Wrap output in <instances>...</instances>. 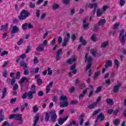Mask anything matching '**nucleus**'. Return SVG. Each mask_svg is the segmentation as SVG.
<instances>
[{"label": "nucleus", "instance_id": "32", "mask_svg": "<svg viewBox=\"0 0 126 126\" xmlns=\"http://www.w3.org/2000/svg\"><path fill=\"white\" fill-rule=\"evenodd\" d=\"M90 52L94 57H96V56H97V51L94 49H91Z\"/></svg>", "mask_w": 126, "mask_h": 126}, {"label": "nucleus", "instance_id": "41", "mask_svg": "<svg viewBox=\"0 0 126 126\" xmlns=\"http://www.w3.org/2000/svg\"><path fill=\"white\" fill-rule=\"evenodd\" d=\"M107 46H108V42L106 41L104 42H103L101 44V48H106V47H107Z\"/></svg>", "mask_w": 126, "mask_h": 126}, {"label": "nucleus", "instance_id": "42", "mask_svg": "<svg viewBox=\"0 0 126 126\" xmlns=\"http://www.w3.org/2000/svg\"><path fill=\"white\" fill-rule=\"evenodd\" d=\"M29 7H30V8H35V3H33L32 2H30L29 4Z\"/></svg>", "mask_w": 126, "mask_h": 126}, {"label": "nucleus", "instance_id": "60", "mask_svg": "<svg viewBox=\"0 0 126 126\" xmlns=\"http://www.w3.org/2000/svg\"><path fill=\"white\" fill-rule=\"evenodd\" d=\"M52 101H53V102H54L55 103H57V102H58V96H54Z\"/></svg>", "mask_w": 126, "mask_h": 126}, {"label": "nucleus", "instance_id": "43", "mask_svg": "<svg viewBox=\"0 0 126 126\" xmlns=\"http://www.w3.org/2000/svg\"><path fill=\"white\" fill-rule=\"evenodd\" d=\"M101 90L102 86H99L96 89V91H95V93H99V92H101Z\"/></svg>", "mask_w": 126, "mask_h": 126}, {"label": "nucleus", "instance_id": "2", "mask_svg": "<svg viewBox=\"0 0 126 126\" xmlns=\"http://www.w3.org/2000/svg\"><path fill=\"white\" fill-rule=\"evenodd\" d=\"M60 100L61 102L60 103V107L62 108H65V107H67L68 106L69 102L67 101V97L66 96L62 94L60 96ZM63 101H64L63 102Z\"/></svg>", "mask_w": 126, "mask_h": 126}, {"label": "nucleus", "instance_id": "47", "mask_svg": "<svg viewBox=\"0 0 126 126\" xmlns=\"http://www.w3.org/2000/svg\"><path fill=\"white\" fill-rule=\"evenodd\" d=\"M114 63L116 65V66H117V67H119V66H120V62H119V60L117 59L115 60Z\"/></svg>", "mask_w": 126, "mask_h": 126}, {"label": "nucleus", "instance_id": "36", "mask_svg": "<svg viewBox=\"0 0 126 126\" xmlns=\"http://www.w3.org/2000/svg\"><path fill=\"white\" fill-rule=\"evenodd\" d=\"M38 111H39V108H38V106H37V105H34L33 106V113H37V112H38Z\"/></svg>", "mask_w": 126, "mask_h": 126}, {"label": "nucleus", "instance_id": "28", "mask_svg": "<svg viewBox=\"0 0 126 126\" xmlns=\"http://www.w3.org/2000/svg\"><path fill=\"white\" fill-rule=\"evenodd\" d=\"M89 8H97V4L96 3H91L89 5Z\"/></svg>", "mask_w": 126, "mask_h": 126}, {"label": "nucleus", "instance_id": "35", "mask_svg": "<svg viewBox=\"0 0 126 126\" xmlns=\"http://www.w3.org/2000/svg\"><path fill=\"white\" fill-rule=\"evenodd\" d=\"M31 91L32 93L33 94L36 93V87L35 86V85H32V86Z\"/></svg>", "mask_w": 126, "mask_h": 126}, {"label": "nucleus", "instance_id": "7", "mask_svg": "<svg viewBox=\"0 0 126 126\" xmlns=\"http://www.w3.org/2000/svg\"><path fill=\"white\" fill-rule=\"evenodd\" d=\"M124 33L125 30H122L119 34V39L122 45H125L126 44V39H125V35H124Z\"/></svg>", "mask_w": 126, "mask_h": 126}, {"label": "nucleus", "instance_id": "18", "mask_svg": "<svg viewBox=\"0 0 126 126\" xmlns=\"http://www.w3.org/2000/svg\"><path fill=\"white\" fill-rule=\"evenodd\" d=\"M120 87H121V84H119L118 85L114 86L113 92H114V93H117V92H119V89H120Z\"/></svg>", "mask_w": 126, "mask_h": 126}, {"label": "nucleus", "instance_id": "19", "mask_svg": "<svg viewBox=\"0 0 126 126\" xmlns=\"http://www.w3.org/2000/svg\"><path fill=\"white\" fill-rule=\"evenodd\" d=\"M97 102H93L92 104L88 106V108L89 109H94L95 107H97Z\"/></svg>", "mask_w": 126, "mask_h": 126}, {"label": "nucleus", "instance_id": "45", "mask_svg": "<svg viewBox=\"0 0 126 126\" xmlns=\"http://www.w3.org/2000/svg\"><path fill=\"white\" fill-rule=\"evenodd\" d=\"M40 12H41V11H40V10L39 9H37L36 11L35 12V14H36V17L37 18L40 17Z\"/></svg>", "mask_w": 126, "mask_h": 126}, {"label": "nucleus", "instance_id": "63", "mask_svg": "<svg viewBox=\"0 0 126 126\" xmlns=\"http://www.w3.org/2000/svg\"><path fill=\"white\" fill-rule=\"evenodd\" d=\"M47 16V14L46 13H43L42 15H41L40 17V19H45V17Z\"/></svg>", "mask_w": 126, "mask_h": 126}, {"label": "nucleus", "instance_id": "23", "mask_svg": "<svg viewBox=\"0 0 126 126\" xmlns=\"http://www.w3.org/2000/svg\"><path fill=\"white\" fill-rule=\"evenodd\" d=\"M27 96L30 98V99H33V93H32V91H30L28 93H26Z\"/></svg>", "mask_w": 126, "mask_h": 126}, {"label": "nucleus", "instance_id": "3", "mask_svg": "<svg viewBox=\"0 0 126 126\" xmlns=\"http://www.w3.org/2000/svg\"><path fill=\"white\" fill-rule=\"evenodd\" d=\"M29 15H30V13L28 11L23 10L21 12L20 15L19 16V18L20 20H25Z\"/></svg>", "mask_w": 126, "mask_h": 126}, {"label": "nucleus", "instance_id": "59", "mask_svg": "<svg viewBox=\"0 0 126 126\" xmlns=\"http://www.w3.org/2000/svg\"><path fill=\"white\" fill-rule=\"evenodd\" d=\"M119 26H120V23H117L114 24V29H118Z\"/></svg>", "mask_w": 126, "mask_h": 126}, {"label": "nucleus", "instance_id": "48", "mask_svg": "<svg viewBox=\"0 0 126 126\" xmlns=\"http://www.w3.org/2000/svg\"><path fill=\"white\" fill-rule=\"evenodd\" d=\"M16 79L15 77H13L12 80H11V85H14V84L15 83Z\"/></svg>", "mask_w": 126, "mask_h": 126}, {"label": "nucleus", "instance_id": "64", "mask_svg": "<svg viewBox=\"0 0 126 126\" xmlns=\"http://www.w3.org/2000/svg\"><path fill=\"white\" fill-rule=\"evenodd\" d=\"M63 3L64 4H68L69 3V0H63Z\"/></svg>", "mask_w": 126, "mask_h": 126}, {"label": "nucleus", "instance_id": "11", "mask_svg": "<svg viewBox=\"0 0 126 126\" xmlns=\"http://www.w3.org/2000/svg\"><path fill=\"white\" fill-rule=\"evenodd\" d=\"M67 119H68V116H66V117H65L64 118H59V121H58V124L59 125H63V124L64 123V122H65V121H66V120H67Z\"/></svg>", "mask_w": 126, "mask_h": 126}, {"label": "nucleus", "instance_id": "40", "mask_svg": "<svg viewBox=\"0 0 126 126\" xmlns=\"http://www.w3.org/2000/svg\"><path fill=\"white\" fill-rule=\"evenodd\" d=\"M120 122L119 119H116L114 121V125L118 126L119 125H120Z\"/></svg>", "mask_w": 126, "mask_h": 126}, {"label": "nucleus", "instance_id": "51", "mask_svg": "<svg viewBox=\"0 0 126 126\" xmlns=\"http://www.w3.org/2000/svg\"><path fill=\"white\" fill-rule=\"evenodd\" d=\"M78 103V101L77 100H72L71 101L70 104V105H76Z\"/></svg>", "mask_w": 126, "mask_h": 126}, {"label": "nucleus", "instance_id": "1", "mask_svg": "<svg viewBox=\"0 0 126 126\" xmlns=\"http://www.w3.org/2000/svg\"><path fill=\"white\" fill-rule=\"evenodd\" d=\"M85 59H86L85 63L88 62V63H89V64H88L87 66V69L86 70V71H87L88 69H90L89 71V76H90L91 74H92V71L91 70V63H92V61H93V59H92V56L88 57V54H87L85 55Z\"/></svg>", "mask_w": 126, "mask_h": 126}, {"label": "nucleus", "instance_id": "33", "mask_svg": "<svg viewBox=\"0 0 126 126\" xmlns=\"http://www.w3.org/2000/svg\"><path fill=\"white\" fill-rule=\"evenodd\" d=\"M59 7H60V5L57 3H54L52 5V8L54 10H56V9H58Z\"/></svg>", "mask_w": 126, "mask_h": 126}, {"label": "nucleus", "instance_id": "25", "mask_svg": "<svg viewBox=\"0 0 126 126\" xmlns=\"http://www.w3.org/2000/svg\"><path fill=\"white\" fill-rule=\"evenodd\" d=\"M20 65L21 66H23L24 68H27V63H25L24 61H22L20 63Z\"/></svg>", "mask_w": 126, "mask_h": 126}, {"label": "nucleus", "instance_id": "15", "mask_svg": "<svg viewBox=\"0 0 126 126\" xmlns=\"http://www.w3.org/2000/svg\"><path fill=\"white\" fill-rule=\"evenodd\" d=\"M22 115L20 114H15V120L16 121H21Z\"/></svg>", "mask_w": 126, "mask_h": 126}, {"label": "nucleus", "instance_id": "21", "mask_svg": "<svg viewBox=\"0 0 126 126\" xmlns=\"http://www.w3.org/2000/svg\"><path fill=\"white\" fill-rule=\"evenodd\" d=\"M80 42L81 43L83 46H85L87 44V41L85 39H83V37L81 36L80 38Z\"/></svg>", "mask_w": 126, "mask_h": 126}, {"label": "nucleus", "instance_id": "12", "mask_svg": "<svg viewBox=\"0 0 126 126\" xmlns=\"http://www.w3.org/2000/svg\"><path fill=\"white\" fill-rule=\"evenodd\" d=\"M113 62L112 60H109L105 62V67L108 68V67H112Z\"/></svg>", "mask_w": 126, "mask_h": 126}, {"label": "nucleus", "instance_id": "30", "mask_svg": "<svg viewBox=\"0 0 126 126\" xmlns=\"http://www.w3.org/2000/svg\"><path fill=\"white\" fill-rule=\"evenodd\" d=\"M90 25V23H87V24H83V28L84 30H86V29H88Z\"/></svg>", "mask_w": 126, "mask_h": 126}, {"label": "nucleus", "instance_id": "9", "mask_svg": "<svg viewBox=\"0 0 126 126\" xmlns=\"http://www.w3.org/2000/svg\"><path fill=\"white\" fill-rule=\"evenodd\" d=\"M71 71L69 73L68 75L69 77H71L73 74H76V72H77V70H76V68H75V65H72L71 66L70 68Z\"/></svg>", "mask_w": 126, "mask_h": 126}, {"label": "nucleus", "instance_id": "20", "mask_svg": "<svg viewBox=\"0 0 126 126\" xmlns=\"http://www.w3.org/2000/svg\"><path fill=\"white\" fill-rule=\"evenodd\" d=\"M7 91V88H4L2 91V97H1V99H3L4 98V97H5V95H6V92Z\"/></svg>", "mask_w": 126, "mask_h": 126}, {"label": "nucleus", "instance_id": "10", "mask_svg": "<svg viewBox=\"0 0 126 126\" xmlns=\"http://www.w3.org/2000/svg\"><path fill=\"white\" fill-rule=\"evenodd\" d=\"M98 120H99V121L100 122L104 121V120H105V115H104V114H103L102 113H100L98 115V116L96 119V122H97V121H98Z\"/></svg>", "mask_w": 126, "mask_h": 126}, {"label": "nucleus", "instance_id": "24", "mask_svg": "<svg viewBox=\"0 0 126 126\" xmlns=\"http://www.w3.org/2000/svg\"><path fill=\"white\" fill-rule=\"evenodd\" d=\"M76 61V59L75 58H70L67 61L68 63H69L70 64H72L73 63H75Z\"/></svg>", "mask_w": 126, "mask_h": 126}, {"label": "nucleus", "instance_id": "26", "mask_svg": "<svg viewBox=\"0 0 126 126\" xmlns=\"http://www.w3.org/2000/svg\"><path fill=\"white\" fill-rule=\"evenodd\" d=\"M72 125L74 126H78V124H76V121L74 120L71 121L70 124L67 125V126H71Z\"/></svg>", "mask_w": 126, "mask_h": 126}, {"label": "nucleus", "instance_id": "62", "mask_svg": "<svg viewBox=\"0 0 126 126\" xmlns=\"http://www.w3.org/2000/svg\"><path fill=\"white\" fill-rule=\"evenodd\" d=\"M8 52L6 51H4L1 54V56L2 57V56H4V55H8Z\"/></svg>", "mask_w": 126, "mask_h": 126}, {"label": "nucleus", "instance_id": "17", "mask_svg": "<svg viewBox=\"0 0 126 126\" xmlns=\"http://www.w3.org/2000/svg\"><path fill=\"white\" fill-rule=\"evenodd\" d=\"M106 23V19H100L98 22V26H102Z\"/></svg>", "mask_w": 126, "mask_h": 126}, {"label": "nucleus", "instance_id": "52", "mask_svg": "<svg viewBox=\"0 0 126 126\" xmlns=\"http://www.w3.org/2000/svg\"><path fill=\"white\" fill-rule=\"evenodd\" d=\"M2 126H10V124L8 123V122L6 121H4V123L2 124Z\"/></svg>", "mask_w": 126, "mask_h": 126}, {"label": "nucleus", "instance_id": "31", "mask_svg": "<svg viewBox=\"0 0 126 126\" xmlns=\"http://www.w3.org/2000/svg\"><path fill=\"white\" fill-rule=\"evenodd\" d=\"M91 39L92 41H93L94 42H96L98 40L97 37H96V34H94L92 35Z\"/></svg>", "mask_w": 126, "mask_h": 126}, {"label": "nucleus", "instance_id": "46", "mask_svg": "<svg viewBox=\"0 0 126 126\" xmlns=\"http://www.w3.org/2000/svg\"><path fill=\"white\" fill-rule=\"evenodd\" d=\"M39 63V60H38V58L37 57H35L33 60V63L34 64H36V63Z\"/></svg>", "mask_w": 126, "mask_h": 126}, {"label": "nucleus", "instance_id": "50", "mask_svg": "<svg viewBox=\"0 0 126 126\" xmlns=\"http://www.w3.org/2000/svg\"><path fill=\"white\" fill-rule=\"evenodd\" d=\"M24 74L25 75H28L29 74V70L28 69H25L24 71Z\"/></svg>", "mask_w": 126, "mask_h": 126}, {"label": "nucleus", "instance_id": "37", "mask_svg": "<svg viewBox=\"0 0 126 126\" xmlns=\"http://www.w3.org/2000/svg\"><path fill=\"white\" fill-rule=\"evenodd\" d=\"M49 120H50V114L49 113H46L45 117V121L46 122H49Z\"/></svg>", "mask_w": 126, "mask_h": 126}, {"label": "nucleus", "instance_id": "44", "mask_svg": "<svg viewBox=\"0 0 126 126\" xmlns=\"http://www.w3.org/2000/svg\"><path fill=\"white\" fill-rule=\"evenodd\" d=\"M100 111L101 110L99 109H97L93 113V116H96V115H97V114H99V113H100Z\"/></svg>", "mask_w": 126, "mask_h": 126}, {"label": "nucleus", "instance_id": "38", "mask_svg": "<svg viewBox=\"0 0 126 126\" xmlns=\"http://www.w3.org/2000/svg\"><path fill=\"white\" fill-rule=\"evenodd\" d=\"M8 27V24H6L4 26H1V30H6Z\"/></svg>", "mask_w": 126, "mask_h": 126}, {"label": "nucleus", "instance_id": "55", "mask_svg": "<svg viewBox=\"0 0 126 126\" xmlns=\"http://www.w3.org/2000/svg\"><path fill=\"white\" fill-rule=\"evenodd\" d=\"M28 27L29 29H33V28H34V26H33V25H32L30 23L28 24Z\"/></svg>", "mask_w": 126, "mask_h": 126}, {"label": "nucleus", "instance_id": "16", "mask_svg": "<svg viewBox=\"0 0 126 126\" xmlns=\"http://www.w3.org/2000/svg\"><path fill=\"white\" fill-rule=\"evenodd\" d=\"M89 89V88H86L83 92V93L80 94V96H79V99H82L83 97H84V95L87 93V90Z\"/></svg>", "mask_w": 126, "mask_h": 126}, {"label": "nucleus", "instance_id": "6", "mask_svg": "<svg viewBox=\"0 0 126 126\" xmlns=\"http://www.w3.org/2000/svg\"><path fill=\"white\" fill-rule=\"evenodd\" d=\"M49 114L50 115V118L52 122L55 123L56 121H57V119L58 118V115L56 113V111L55 110H52L50 112H49Z\"/></svg>", "mask_w": 126, "mask_h": 126}, {"label": "nucleus", "instance_id": "22", "mask_svg": "<svg viewBox=\"0 0 126 126\" xmlns=\"http://www.w3.org/2000/svg\"><path fill=\"white\" fill-rule=\"evenodd\" d=\"M39 121V115H36L35 116V120L33 123V125H32V126H37V123H38V121Z\"/></svg>", "mask_w": 126, "mask_h": 126}, {"label": "nucleus", "instance_id": "13", "mask_svg": "<svg viewBox=\"0 0 126 126\" xmlns=\"http://www.w3.org/2000/svg\"><path fill=\"white\" fill-rule=\"evenodd\" d=\"M54 84V82H50L49 83V84L48 85L46 86V94H48L49 93L50 90H51V88L53 87V84Z\"/></svg>", "mask_w": 126, "mask_h": 126}, {"label": "nucleus", "instance_id": "27", "mask_svg": "<svg viewBox=\"0 0 126 126\" xmlns=\"http://www.w3.org/2000/svg\"><path fill=\"white\" fill-rule=\"evenodd\" d=\"M102 14H103V11H101L100 9H97L96 11V16L98 17H100Z\"/></svg>", "mask_w": 126, "mask_h": 126}, {"label": "nucleus", "instance_id": "54", "mask_svg": "<svg viewBox=\"0 0 126 126\" xmlns=\"http://www.w3.org/2000/svg\"><path fill=\"white\" fill-rule=\"evenodd\" d=\"M31 50V46H27V48L26 50V53L28 54V53H29V52H30Z\"/></svg>", "mask_w": 126, "mask_h": 126}, {"label": "nucleus", "instance_id": "14", "mask_svg": "<svg viewBox=\"0 0 126 126\" xmlns=\"http://www.w3.org/2000/svg\"><path fill=\"white\" fill-rule=\"evenodd\" d=\"M29 81V78H26V77H23L21 79L20 81L19 82L20 84H22L23 82H28Z\"/></svg>", "mask_w": 126, "mask_h": 126}, {"label": "nucleus", "instance_id": "56", "mask_svg": "<svg viewBox=\"0 0 126 126\" xmlns=\"http://www.w3.org/2000/svg\"><path fill=\"white\" fill-rule=\"evenodd\" d=\"M71 38L72 41L73 42V41H75V40H76V36H75V34H73L71 35Z\"/></svg>", "mask_w": 126, "mask_h": 126}, {"label": "nucleus", "instance_id": "53", "mask_svg": "<svg viewBox=\"0 0 126 126\" xmlns=\"http://www.w3.org/2000/svg\"><path fill=\"white\" fill-rule=\"evenodd\" d=\"M125 3H126V1H125V0H120V4L121 6H124V5H125Z\"/></svg>", "mask_w": 126, "mask_h": 126}, {"label": "nucleus", "instance_id": "39", "mask_svg": "<svg viewBox=\"0 0 126 126\" xmlns=\"http://www.w3.org/2000/svg\"><path fill=\"white\" fill-rule=\"evenodd\" d=\"M22 27L23 30H26V29H27V27H28V23H24L22 25Z\"/></svg>", "mask_w": 126, "mask_h": 126}, {"label": "nucleus", "instance_id": "61", "mask_svg": "<svg viewBox=\"0 0 126 126\" xmlns=\"http://www.w3.org/2000/svg\"><path fill=\"white\" fill-rule=\"evenodd\" d=\"M109 6H107V5H104L102 7V10H103V11H105L106 10H107V9H108V8H109Z\"/></svg>", "mask_w": 126, "mask_h": 126}, {"label": "nucleus", "instance_id": "49", "mask_svg": "<svg viewBox=\"0 0 126 126\" xmlns=\"http://www.w3.org/2000/svg\"><path fill=\"white\" fill-rule=\"evenodd\" d=\"M47 71L48 75H52V74H53V71L51 70V68H48Z\"/></svg>", "mask_w": 126, "mask_h": 126}, {"label": "nucleus", "instance_id": "5", "mask_svg": "<svg viewBox=\"0 0 126 126\" xmlns=\"http://www.w3.org/2000/svg\"><path fill=\"white\" fill-rule=\"evenodd\" d=\"M69 40H70V33L67 32L66 36L64 37L63 41L62 43L63 47H65Z\"/></svg>", "mask_w": 126, "mask_h": 126}, {"label": "nucleus", "instance_id": "58", "mask_svg": "<svg viewBox=\"0 0 126 126\" xmlns=\"http://www.w3.org/2000/svg\"><path fill=\"white\" fill-rule=\"evenodd\" d=\"M16 79H19L20 78V72H17L16 74Z\"/></svg>", "mask_w": 126, "mask_h": 126}, {"label": "nucleus", "instance_id": "4", "mask_svg": "<svg viewBox=\"0 0 126 126\" xmlns=\"http://www.w3.org/2000/svg\"><path fill=\"white\" fill-rule=\"evenodd\" d=\"M47 44H48V41L45 39L44 40L43 44H39L36 48V51L37 52H43L45 50V47H47Z\"/></svg>", "mask_w": 126, "mask_h": 126}, {"label": "nucleus", "instance_id": "29", "mask_svg": "<svg viewBox=\"0 0 126 126\" xmlns=\"http://www.w3.org/2000/svg\"><path fill=\"white\" fill-rule=\"evenodd\" d=\"M106 103H107V104H109V105H114V101H113V99L111 98L107 99Z\"/></svg>", "mask_w": 126, "mask_h": 126}, {"label": "nucleus", "instance_id": "34", "mask_svg": "<svg viewBox=\"0 0 126 126\" xmlns=\"http://www.w3.org/2000/svg\"><path fill=\"white\" fill-rule=\"evenodd\" d=\"M36 83L38 86H40V85H42V84L43 83V80L42 79H37L36 80Z\"/></svg>", "mask_w": 126, "mask_h": 126}, {"label": "nucleus", "instance_id": "8", "mask_svg": "<svg viewBox=\"0 0 126 126\" xmlns=\"http://www.w3.org/2000/svg\"><path fill=\"white\" fill-rule=\"evenodd\" d=\"M11 34H16L18 33L19 31V28L17 26H14L10 28Z\"/></svg>", "mask_w": 126, "mask_h": 126}, {"label": "nucleus", "instance_id": "57", "mask_svg": "<svg viewBox=\"0 0 126 126\" xmlns=\"http://www.w3.org/2000/svg\"><path fill=\"white\" fill-rule=\"evenodd\" d=\"M17 89H18V84H15L13 86V90L15 91H16L17 90Z\"/></svg>", "mask_w": 126, "mask_h": 126}]
</instances>
